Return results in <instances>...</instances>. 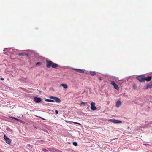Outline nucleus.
<instances>
[{
  "mask_svg": "<svg viewBox=\"0 0 152 152\" xmlns=\"http://www.w3.org/2000/svg\"><path fill=\"white\" fill-rule=\"evenodd\" d=\"M41 101V99L37 97H35L34 98V101L37 103H39Z\"/></svg>",
  "mask_w": 152,
  "mask_h": 152,
  "instance_id": "obj_6",
  "label": "nucleus"
},
{
  "mask_svg": "<svg viewBox=\"0 0 152 152\" xmlns=\"http://www.w3.org/2000/svg\"><path fill=\"white\" fill-rule=\"evenodd\" d=\"M46 66L48 68L52 67L53 68H55L58 66V65L53 62L51 61L46 60Z\"/></svg>",
  "mask_w": 152,
  "mask_h": 152,
  "instance_id": "obj_1",
  "label": "nucleus"
},
{
  "mask_svg": "<svg viewBox=\"0 0 152 152\" xmlns=\"http://www.w3.org/2000/svg\"><path fill=\"white\" fill-rule=\"evenodd\" d=\"M121 104V102L120 101H118L116 102V106L117 107H119Z\"/></svg>",
  "mask_w": 152,
  "mask_h": 152,
  "instance_id": "obj_9",
  "label": "nucleus"
},
{
  "mask_svg": "<svg viewBox=\"0 0 152 152\" xmlns=\"http://www.w3.org/2000/svg\"><path fill=\"white\" fill-rule=\"evenodd\" d=\"M72 123H75V124H78L79 125H81V124L80 123H78V122H72Z\"/></svg>",
  "mask_w": 152,
  "mask_h": 152,
  "instance_id": "obj_19",
  "label": "nucleus"
},
{
  "mask_svg": "<svg viewBox=\"0 0 152 152\" xmlns=\"http://www.w3.org/2000/svg\"><path fill=\"white\" fill-rule=\"evenodd\" d=\"M114 119H109L108 121L113 122Z\"/></svg>",
  "mask_w": 152,
  "mask_h": 152,
  "instance_id": "obj_23",
  "label": "nucleus"
},
{
  "mask_svg": "<svg viewBox=\"0 0 152 152\" xmlns=\"http://www.w3.org/2000/svg\"><path fill=\"white\" fill-rule=\"evenodd\" d=\"M91 109L94 110L96 109V107L95 106V103L94 102H91Z\"/></svg>",
  "mask_w": 152,
  "mask_h": 152,
  "instance_id": "obj_5",
  "label": "nucleus"
},
{
  "mask_svg": "<svg viewBox=\"0 0 152 152\" xmlns=\"http://www.w3.org/2000/svg\"><path fill=\"white\" fill-rule=\"evenodd\" d=\"M1 80H4V78H1Z\"/></svg>",
  "mask_w": 152,
  "mask_h": 152,
  "instance_id": "obj_26",
  "label": "nucleus"
},
{
  "mask_svg": "<svg viewBox=\"0 0 152 152\" xmlns=\"http://www.w3.org/2000/svg\"><path fill=\"white\" fill-rule=\"evenodd\" d=\"M60 86H63L65 89H66L68 88L67 85L65 84H61Z\"/></svg>",
  "mask_w": 152,
  "mask_h": 152,
  "instance_id": "obj_12",
  "label": "nucleus"
},
{
  "mask_svg": "<svg viewBox=\"0 0 152 152\" xmlns=\"http://www.w3.org/2000/svg\"><path fill=\"white\" fill-rule=\"evenodd\" d=\"M99 79L100 80H101V78L100 77H99Z\"/></svg>",
  "mask_w": 152,
  "mask_h": 152,
  "instance_id": "obj_27",
  "label": "nucleus"
},
{
  "mask_svg": "<svg viewBox=\"0 0 152 152\" xmlns=\"http://www.w3.org/2000/svg\"><path fill=\"white\" fill-rule=\"evenodd\" d=\"M86 103L85 102H82L81 103V104H85Z\"/></svg>",
  "mask_w": 152,
  "mask_h": 152,
  "instance_id": "obj_25",
  "label": "nucleus"
},
{
  "mask_svg": "<svg viewBox=\"0 0 152 152\" xmlns=\"http://www.w3.org/2000/svg\"><path fill=\"white\" fill-rule=\"evenodd\" d=\"M74 69L76 71L81 73H83L84 72V71L83 70L81 69Z\"/></svg>",
  "mask_w": 152,
  "mask_h": 152,
  "instance_id": "obj_8",
  "label": "nucleus"
},
{
  "mask_svg": "<svg viewBox=\"0 0 152 152\" xmlns=\"http://www.w3.org/2000/svg\"><path fill=\"white\" fill-rule=\"evenodd\" d=\"M111 84L113 85V86H114L115 85H116V83L114 81H112L111 83Z\"/></svg>",
  "mask_w": 152,
  "mask_h": 152,
  "instance_id": "obj_18",
  "label": "nucleus"
},
{
  "mask_svg": "<svg viewBox=\"0 0 152 152\" xmlns=\"http://www.w3.org/2000/svg\"><path fill=\"white\" fill-rule=\"evenodd\" d=\"M42 150L44 152H47L48 151V150H47V149L45 148H42Z\"/></svg>",
  "mask_w": 152,
  "mask_h": 152,
  "instance_id": "obj_20",
  "label": "nucleus"
},
{
  "mask_svg": "<svg viewBox=\"0 0 152 152\" xmlns=\"http://www.w3.org/2000/svg\"><path fill=\"white\" fill-rule=\"evenodd\" d=\"M19 56H24V55H28V54H26V53H19V54H18Z\"/></svg>",
  "mask_w": 152,
  "mask_h": 152,
  "instance_id": "obj_16",
  "label": "nucleus"
},
{
  "mask_svg": "<svg viewBox=\"0 0 152 152\" xmlns=\"http://www.w3.org/2000/svg\"><path fill=\"white\" fill-rule=\"evenodd\" d=\"M42 64L40 62H38L36 63V65H41Z\"/></svg>",
  "mask_w": 152,
  "mask_h": 152,
  "instance_id": "obj_22",
  "label": "nucleus"
},
{
  "mask_svg": "<svg viewBox=\"0 0 152 152\" xmlns=\"http://www.w3.org/2000/svg\"><path fill=\"white\" fill-rule=\"evenodd\" d=\"M55 113L56 114H58V112L57 110H55Z\"/></svg>",
  "mask_w": 152,
  "mask_h": 152,
  "instance_id": "obj_24",
  "label": "nucleus"
},
{
  "mask_svg": "<svg viewBox=\"0 0 152 152\" xmlns=\"http://www.w3.org/2000/svg\"><path fill=\"white\" fill-rule=\"evenodd\" d=\"M145 81H146L147 82H148L151 80L152 77L151 76L145 77Z\"/></svg>",
  "mask_w": 152,
  "mask_h": 152,
  "instance_id": "obj_7",
  "label": "nucleus"
},
{
  "mask_svg": "<svg viewBox=\"0 0 152 152\" xmlns=\"http://www.w3.org/2000/svg\"><path fill=\"white\" fill-rule=\"evenodd\" d=\"M137 79L140 82L145 81V77L143 76H138L137 77Z\"/></svg>",
  "mask_w": 152,
  "mask_h": 152,
  "instance_id": "obj_3",
  "label": "nucleus"
},
{
  "mask_svg": "<svg viewBox=\"0 0 152 152\" xmlns=\"http://www.w3.org/2000/svg\"><path fill=\"white\" fill-rule=\"evenodd\" d=\"M114 87L115 89H117V90H119V87L118 85L116 84V85L114 86Z\"/></svg>",
  "mask_w": 152,
  "mask_h": 152,
  "instance_id": "obj_15",
  "label": "nucleus"
},
{
  "mask_svg": "<svg viewBox=\"0 0 152 152\" xmlns=\"http://www.w3.org/2000/svg\"><path fill=\"white\" fill-rule=\"evenodd\" d=\"M4 138L7 143L9 144H10L11 140L10 139L8 138L5 135H4Z\"/></svg>",
  "mask_w": 152,
  "mask_h": 152,
  "instance_id": "obj_4",
  "label": "nucleus"
},
{
  "mask_svg": "<svg viewBox=\"0 0 152 152\" xmlns=\"http://www.w3.org/2000/svg\"><path fill=\"white\" fill-rule=\"evenodd\" d=\"M50 98L51 99H54L55 102H56L60 103L61 102V100L60 99L57 97L51 96L50 97Z\"/></svg>",
  "mask_w": 152,
  "mask_h": 152,
  "instance_id": "obj_2",
  "label": "nucleus"
},
{
  "mask_svg": "<svg viewBox=\"0 0 152 152\" xmlns=\"http://www.w3.org/2000/svg\"><path fill=\"white\" fill-rule=\"evenodd\" d=\"M11 118L19 121H21L20 119H17L13 117H11Z\"/></svg>",
  "mask_w": 152,
  "mask_h": 152,
  "instance_id": "obj_17",
  "label": "nucleus"
},
{
  "mask_svg": "<svg viewBox=\"0 0 152 152\" xmlns=\"http://www.w3.org/2000/svg\"><path fill=\"white\" fill-rule=\"evenodd\" d=\"M45 101L46 102H55V101L53 100L48 99H45Z\"/></svg>",
  "mask_w": 152,
  "mask_h": 152,
  "instance_id": "obj_13",
  "label": "nucleus"
},
{
  "mask_svg": "<svg viewBox=\"0 0 152 152\" xmlns=\"http://www.w3.org/2000/svg\"><path fill=\"white\" fill-rule=\"evenodd\" d=\"M152 85H148L147 86L146 88H145V89H148L149 88H151L152 87Z\"/></svg>",
  "mask_w": 152,
  "mask_h": 152,
  "instance_id": "obj_11",
  "label": "nucleus"
},
{
  "mask_svg": "<svg viewBox=\"0 0 152 152\" xmlns=\"http://www.w3.org/2000/svg\"><path fill=\"white\" fill-rule=\"evenodd\" d=\"M41 118L42 119H43V120H45V119H44V118Z\"/></svg>",
  "mask_w": 152,
  "mask_h": 152,
  "instance_id": "obj_28",
  "label": "nucleus"
},
{
  "mask_svg": "<svg viewBox=\"0 0 152 152\" xmlns=\"http://www.w3.org/2000/svg\"><path fill=\"white\" fill-rule=\"evenodd\" d=\"M73 145L75 146H77V144L76 142H73Z\"/></svg>",
  "mask_w": 152,
  "mask_h": 152,
  "instance_id": "obj_21",
  "label": "nucleus"
},
{
  "mask_svg": "<svg viewBox=\"0 0 152 152\" xmlns=\"http://www.w3.org/2000/svg\"><path fill=\"white\" fill-rule=\"evenodd\" d=\"M122 121L120 120H118L115 119H114V120L113 121V123H121Z\"/></svg>",
  "mask_w": 152,
  "mask_h": 152,
  "instance_id": "obj_10",
  "label": "nucleus"
},
{
  "mask_svg": "<svg viewBox=\"0 0 152 152\" xmlns=\"http://www.w3.org/2000/svg\"><path fill=\"white\" fill-rule=\"evenodd\" d=\"M90 74L91 75L94 76L96 74V73L94 72L91 71L90 72Z\"/></svg>",
  "mask_w": 152,
  "mask_h": 152,
  "instance_id": "obj_14",
  "label": "nucleus"
}]
</instances>
